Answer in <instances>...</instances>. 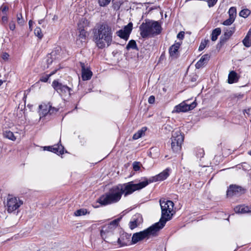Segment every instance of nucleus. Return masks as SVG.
<instances>
[{
    "mask_svg": "<svg viewBox=\"0 0 251 251\" xmlns=\"http://www.w3.org/2000/svg\"><path fill=\"white\" fill-rule=\"evenodd\" d=\"M94 40L99 49L109 47L112 41L111 28L106 24H102L94 29Z\"/></svg>",
    "mask_w": 251,
    "mask_h": 251,
    "instance_id": "nucleus-1",
    "label": "nucleus"
},
{
    "mask_svg": "<svg viewBox=\"0 0 251 251\" xmlns=\"http://www.w3.org/2000/svg\"><path fill=\"white\" fill-rule=\"evenodd\" d=\"M140 35L143 38L153 37L160 33L161 26L157 21L146 20L139 27Z\"/></svg>",
    "mask_w": 251,
    "mask_h": 251,
    "instance_id": "nucleus-2",
    "label": "nucleus"
},
{
    "mask_svg": "<svg viewBox=\"0 0 251 251\" xmlns=\"http://www.w3.org/2000/svg\"><path fill=\"white\" fill-rule=\"evenodd\" d=\"M122 195V189L120 188L118 184L113 187L108 192L102 195L97 200V202L102 205H106L115 203L120 201Z\"/></svg>",
    "mask_w": 251,
    "mask_h": 251,
    "instance_id": "nucleus-3",
    "label": "nucleus"
},
{
    "mask_svg": "<svg viewBox=\"0 0 251 251\" xmlns=\"http://www.w3.org/2000/svg\"><path fill=\"white\" fill-rule=\"evenodd\" d=\"M160 205L161 209V217L158 224L157 226L160 229L165 225L166 222L170 220L173 216L172 212L174 208V203L171 201L160 200Z\"/></svg>",
    "mask_w": 251,
    "mask_h": 251,
    "instance_id": "nucleus-4",
    "label": "nucleus"
},
{
    "mask_svg": "<svg viewBox=\"0 0 251 251\" xmlns=\"http://www.w3.org/2000/svg\"><path fill=\"white\" fill-rule=\"evenodd\" d=\"M157 225L158 224H154L142 231L134 233L132 237V243L136 244L145 238H149L151 236L156 235V232L160 230Z\"/></svg>",
    "mask_w": 251,
    "mask_h": 251,
    "instance_id": "nucleus-5",
    "label": "nucleus"
},
{
    "mask_svg": "<svg viewBox=\"0 0 251 251\" xmlns=\"http://www.w3.org/2000/svg\"><path fill=\"white\" fill-rule=\"evenodd\" d=\"M148 185L147 181L144 180L138 183H134L133 181L119 184L120 188L122 189V193L126 197L131 194L134 191L139 190L145 187Z\"/></svg>",
    "mask_w": 251,
    "mask_h": 251,
    "instance_id": "nucleus-6",
    "label": "nucleus"
},
{
    "mask_svg": "<svg viewBox=\"0 0 251 251\" xmlns=\"http://www.w3.org/2000/svg\"><path fill=\"white\" fill-rule=\"evenodd\" d=\"M121 219V218L116 219L102 227L100 235L102 239L105 240L112 234L115 229L118 226Z\"/></svg>",
    "mask_w": 251,
    "mask_h": 251,
    "instance_id": "nucleus-7",
    "label": "nucleus"
},
{
    "mask_svg": "<svg viewBox=\"0 0 251 251\" xmlns=\"http://www.w3.org/2000/svg\"><path fill=\"white\" fill-rule=\"evenodd\" d=\"M23 204V201L19 198L13 197L10 195L7 196L6 206L8 213H12L15 211Z\"/></svg>",
    "mask_w": 251,
    "mask_h": 251,
    "instance_id": "nucleus-8",
    "label": "nucleus"
},
{
    "mask_svg": "<svg viewBox=\"0 0 251 251\" xmlns=\"http://www.w3.org/2000/svg\"><path fill=\"white\" fill-rule=\"evenodd\" d=\"M183 139V136L180 131L177 130L173 133L171 138V148L174 152H177L180 150Z\"/></svg>",
    "mask_w": 251,
    "mask_h": 251,
    "instance_id": "nucleus-9",
    "label": "nucleus"
},
{
    "mask_svg": "<svg viewBox=\"0 0 251 251\" xmlns=\"http://www.w3.org/2000/svg\"><path fill=\"white\" fill-rule=\"evenodd\" d=\"M197 106V103L193 101L191 104H188L184 101L180 104L175 106L172 113L186 112L189 110L193 109Z\"/></svg>",
    "mask_w": 251,
    "mask_h": 251,
    "instance_id": "nucleus-10",
    "label": "nucleus"
},
{
    "mask_svg": "<svg viewBox=\"0 0 251 251\" xmlns=\"http://www.w3.org/2000/svg\"><path fill=\"white\" fill-rule=\"evenodd\" d=\"M39 113L40 116V118L45 117L48 114L51 115L56 112L57 110L55 107L51 106L50 103H42L39 106Z\"/></svg>",
    "mask_w": 251,
    "mask_h": 251,
    "instance_id": "nucleus-11",
    "label": "nucleus"
},
{
    "mask_svg": "<svg viewBox=\"0 0 251 251\" xmlns=\"http://www.w3.org/2000/svg\"><path fill=\"white\" fill-rule=\"evenodd\" d=\"M52 86L54 89L60 95H70L71 88L66 85H63L58 80H54L52 83Z\"/></svg>",
    "mask_w": 251,
    "mask_h": 251,
    "instance_id": "nucleus-12",
    "label": "nucleus"
},
{
    "mask_svg": "<svg viewBox=\"0 0 251 251\" xmlns=\"http://www.w3.org/2000/svg\"><path fill=\"white\" fill-rule=\"evenodd\" d=\"M132 23L131 22L129 23L127 25L124 26L123 29H120L116 32L117 35L121 38L127 41L132 31Z\"/></svg>",
    "mask_w": 251,
    "mask_h": 251,
    "instance_id": "nucleus-13",
    "label": "nucleus"
},
{
    "mask_svg": "<svg viewBox=\"0 0 251 251\" xmlns=\"http://www.w3.org/2000/svg\"><path fill=\"white\" fill-rule=\"evenodd\" d=\"M169 170L168 169H167L163 171L162 172L159 174L158 175L152 177L149 179H146L145 181H147L148 182L149 184L151 182L164 180L165 179H166L169 176Z\"/></svg>",
    "mask_w": 251,
    "mask_h": 251,
    "instance_id": "nucleus-14",
    "label": "nucleus"
},
{
    "mask_svg": "<svg viewBox=\"0 0 251 251\" xmlns=\"http://www.w3.org/2000/svg\"><path fill=\"white\" fill-rule=\"evenodd\" d=\"M130 234L126 232L121 234L120 236L118 238L117 243L120 247H123L130 244Z\"/></svg>",
    "mask_w": 251,
    "mask_h": 251,
    "instance_id": "nucleus-15",
    "label": "nucleus"
},
{
    "mask_svg": "<svg viewBox=\"0 0 251 251\" xmlns=\"http://www.w3.org/2000/svg\"><path fill=\"white\" fill-rule=\"evenodd\" d=\"M44 149L57 154L64 153V147L61 145L57 144L53 146H46L44 147Z\"/></svg>",
    "mask_w": 251,
    "mask_h": 251,
    "instance_id": "nucleus-16",
    "label": "nucleus"
},
{
    "mask_svg": "<svg viewBox=\"0 0 251 251\" xmlns=\"http://www.w3.org/2000/svg\"><path fill=\"white\" fill-rule=\"evenodd\" d=\"M242 190L241 187L231 185L227 189L226 194L227 196H232L234 195H237L239 193H241Z\"/></svg>",
    "mask_w": 251,
    "mask_h": 251,
    "instance_id": "nucleus-17",
    "label": "nucleus"
},
{
    "mask_svg": "<svg viewBox=\"0 0 251 251\" xmlns=\"http://www.w3.org/2000/svg\"><path fill=\"white\" fill-rule=\"evenodd\" d=\"M210 58V56L207 54L203 55L200 59L196 63L195 66L197 69H200L205 65Z\"/></svg>",
    "mask_w": 251,
    "mask_h": 251,
    "instance_id": "nucleus-18",
    "label": "nucleus"
},
{
    "mask_svg": "<svg viewBox=\"0 0 251 251\" xmlns=\"http://www.w3.org/2000/svg\"><path fill=\"white\" fill-rule=\"evenodd\" d=\"M86 32L84 29H81L79 31V34L78 35L76 43L79 47L83 46V43L86 41Z\"/></svg>",
    "mask_w": 251,
    "mask_h": 251,
    "instance_id": "nucleus-19",
    "label": "nucleus"
},
{
    "mask_svg": "<svg viewBox=\"0 0 251 251\" xmlns=\"http://www.w3.org/2000/svg\"><path fill=\"white\" fill-rule=\"evenodd\" d=\"M181 45V43H175L173 45L170 47L169 49V53L170 56L174 57H176L178 55V49Z\"/></svg>",
    "mask_w": 251,
    "mask_h": 251,
    "instance_id": "nucleus-20",
    "label": "nucleus"
},
{
    "mask_svg": "<svg viewBox=\"0 0 251 251\" xmlns=\"http://www.w3.org/2000/svg\"><path fill=\"white\" fill-rule=\"evenodd\" d=\"M234 28H228L225 30L224 35L220 38L221 42H225L233 34Z\"/></svg>",
    "mask_w": 251,
    "mask_h": 251,
    "instance_id": "nucleus-21",
    "label": "nucleus"
},
{
    "mask_svg": "<svg viewBox=\"0 0 251 251\" xmlns=\"http://www.w3.org/2000/svg\"><path fill=\"white\" fill-rule=\"evenodd\" d=\"M92 75V73L88 69H85L84 65L82 66V79L83 80H89Z\"/></svg>",
    "mask_w": 251,
    "mask_h": 251,
    "instance_id": "nucleus-22",
    "label": "nucleus"
},
{
    "mask_svg": "<svg viewBox=\"0 0 251 251\" xmlns=\"http://www.w3.org/2000/svg\"><path fill=\"white\" fill-rule=\"evenodd\" d=\"M234 211L236 213L244 214L250 212L249 207L245 205H239L234 208Z\"/></svg>",
    "mask_w": 251,
    "mask_h": 251,
    "instance_id": "nucleus-23",
    "label": "nucleus"
},
{
    "mask_svg": "<svg viewBox=\"0 0 251 251\" xmlns=\"http://www.w3.org/2000/svg\"><path fill=\"white\" fill-rule=\"evenodd\" d=\"M238 80L237 74L234 71H231L229 73L228 77V82L232 84L236 82Z\"/></svg>",
    "mask_w": 251,
    "mask_h": 251,
    "instance_id": "nucleus-24",
    "label": "nucleus"
},
{
    "mask_svg": "<svg viewBox=\"0 0 251 251\" xmlns=\"http://www.w3.org/2000/svg\"><path fill=\"white\" fill-rule=\"evenodd\" d=\"M140 221L138 218L136 216L133 217L131 221L129 223V226L131 229H133L140 225Z\"/></svg>",
    "mask_w": 251,
    "mask_h": 251,
    "instance_id": "nucleus-25",
    "label": "nucleus"
},
{
    "mask_svg": "<svg viewBox=\"0 0 251 251\" xmlns=\"http://www.w3.org/2000/svg\"><path fill=\"white\" fill-rule=\"evenodd\" d=\"M221 30L220 28H216L212 31L211 34V40L213 41H215L217 38L218 36L221 34Z\"/></svg>",
    "mask_w": 251,
    "mask_h": 251,
    "instance_id": "nucleus-26",
    "label": "nucleus"
},
{
    "mask_svg": "<svg viewBox=\"0 0 251 251\" xmlns=\"http://www.w3.org/2000/svg\"><path fill=\"white\" fill-rule=\"evenodd\" d=\"M146 127H142L133 135V139L137 140L142 137V135L147 130Z\"/></svg>",
    "mask_w": 251,
    "mask_h": 251,
    "instance_id": "nucleus-27",
    "label": "nucleus"
},
{
    "mask_svg": "<svg viewBox=\"0 0 251 251\" xmlns=\"http://www.w3.org/2000/svg\"><path fill=\"white\" fill-rule=\"evenodd\" d=\"M3 136L7 139L12 141H15L16 139V137L14 136L13 133L9 130H6L3 132Z\"/></svg>",
    "mask_w": 251,
    "mask_h": 251,
    "instance_id": "nucleus-28",
    "label": "nucleus"
},
{
    "mask_svg": "<svg viewBox=\"0 0 251 251\" xmlns=\"http://www.w3.org/2000/svg\"><path fill=\"white\" fill-rule=\"evenodd\" d=\"M87 214H89V212H88L86 209L84 208L78 209L75 212V215L76 216L85 215Z\"/></svg>",
    "mask_w": 251,
    "mask_h": 251,
    "instance_id": "nucleus-29",
    "label": "nucleus"
},
{
    "mask_svg": "<svg viewBox=\"0 0 251 251\" xmlns=\"http://www.w3.org/2000/svg\"><path fill=\"white\" fill-rule=\"evenodd\" d=\"M56 54V51H52L50 54H49L48 56V58L47 60V62L48 64H50L52 62L53 59H55V55Z\"/></svg>",
    "mask_w": 251,
    "mask_h": 251,
    "instance_id": "nucleus-30",
    "label": "nucleus"
},
{
    "mask_svg": "<svg viewBox=\"0 0 251 251\" xmlns=\"http://www.w3.org/2000/svg\"><path fill=\"white\" fill-rule=\"evenodd\" d=\"M229 17L235 20L236 16V9L234 7H231L228 10Z\"/></svg>",
    "mask_w": 251,
    "mask_h": 251,
    "instance_id": "nucleus-31",
    "label": "nucleus"
},
{
    "mask_svg": "<svg viewBox=\"0 0 251 251\" xmlns=\"http://www.w3.org/2000/svg\"><path fill=\"white\" fill-rule=\"evenodd\" d=\"M126 48L127 50H129L130 49H137V47L136 42L133 40H131L129 41L128 43L126 45Z\"/></svg>",
    "mask_w": 251,
    "mask_h": 251,
    "instance_id": "nucleus-32",
    "label": "nucleus"
},
{
    "mask_svg": "<svg viewBox=\"0 0 251 251\" xmlns=\"http://www.w3.org/2000/svg\"><path fill=\"white\" fill-rule=\"evenodd\" d=\"M242 42L244 45L247 48L251 46V40L250 38H249V36H246Z\"/></svg>",
    "mask_w": 251,
    "mask_h": 251,
    "instance_id": "nucleus-33",
    "label": "nucleus"
},
{
    "mask_svg": "<svg viewBox=\"0 0 251 251\" xmlns=\"http://www.w3.org/2000/svg\"><path fill=\"white\" fill-rule=\"evenodd\" d=\"M250 11L248 9L242 10L239 13V16L243 18L247 17L250 14Z\"/></svg>",
    "mask_w": 251,
    "mask_h": 251,
    "instance_id": "nucleus-34",
    "label": "nucleus"
},
{
    "mask_svg": "<svg viewBox=\"0 0 251 251\" xmlns=\"http://www.w3.org/2000/svg\"><path fill=\"white\" fill-rule=\"evenodd\" d=\"M17 21L18 24L20 25H24L25 21L21 13L17 14Z\"/></svg>",
    "mask_w": 251,
    "mask_h": 251,
    "instance_id": "nucleus-35",
    "label": "nucleus"
},
{
    "mask_svg": "<svg viewBox=\"0 0 251 251\" xmlns=\"http://www.w3.org/2000/svg\"><path fill=\"white\" fill-rule=\"evenodd\" d=\"M34 34L36 36H37L40 39H41L43 36L41 29L40 27H36L35 29Z\"/></svg>",
    "mask_w": 251,
    "mask_h": 251,
    "instance_id": "nucleus-36",
    "label": "nucleus"
},
{
    "mask_svg": "<svg viewBox=\"0 0 251 251\" xmlns=\"http://www.w3.org/2000/svg\"><path fill=\"white\" fill-rule=\"evenodd\" d=\"M54 73H55V72H53L50 74L49 75H47L45 76H42V77H41V78L40 79V81H42V82H47L48 79H49V78H50V77Z\"/></svg>",
    "mask_w": 251,
    "mask_h": 251,
    "instance_id": "nucleus-37",
    "label": "nucleus"
},
{
    "mask_svg": "<svg viewBox=\"0 0 251 251\" xmlns=\"http://www.w3.org/2000/svg\"><path fill=\"white\" fill-rule=\"evenodd\" d=\"M111 0H99V3L100 6H105L107 5Z\"/></svg>",
    "mask_w": 251,
    "mask_h": 251,
    "instance_id": "nucleus-38",
    "label": "nucleus"
},
{
    "mask_svg": "<svg viewBox=\"0 0 251 251\" xmlns=\"http://www.w3.org/2000/svg\"><path fill=\"white\" fill-rule=\"evenodd\" d=\"M235 20L229 17V18L225 21L223 24L225 25H231L234 21Z\"/></svg>",
    "mask_w": 251,
    "mask_h": 251,
    "instance_id": "nucleus-39",
    "label": "nucleus"
},
{
    "mask_svg": "<svg viewBox=\"0 0 251 251\" xmlns=\"http://www.w3.org/2000/svg\"><path fill=\"white\" fill-rule=\"evenodd\" d=\"M133 169L135 171H138L140 169V164L138 162H134L133 163Z\"/></svg>",
    "mask_w": 251,
    "mask_h": 251,
    "instance_id": "nucleus-40",
    "label": "nucleus"
},
{
    "mask_svg": "<svg viewBox=\"0 0 251 251\" xmlns=\"http://www.w3.org/2000/svg\"><path fill=\"white\" fill-rule=\"evenodd\" d=\"M9 27L10 29L12 31L15 29V23L13 20H12L9 22Z\"/></svg>",
    "mask_w": 251,
    "mask_h": 251,
    "instance_id": "nucleus-41",
    "label": "nucleus"
},
{
    "mask_svg": "<svg viewBox=\"0 0 251 251\" xmlns=\"http://www.w3.org/2000/svg\"><path fill=\"white\" fill-rule=\"evenodd\" d=\"M218 0H208V4L209 7L213 6L216 3Z\"/></svg>",
    "mask_w": 251,
    "mask_h": 251,
    "instance_id": "nucleus-42",
    "label": "nucleus"
},
{
    "mask_svg": "<svg viewBox=\"0 0 251 251\" xmlns=\"http://www.w3.org/2000/svg\"><path fill=\"white\" fill-rule=\"evenodd\" d=\"M148 102L150 104H153L155 102V97L153 96H151L148 99Z\"/></svg>",
    "mask_w": 251,
    "mask_h": 251,
    "instance_id": "nucleus-43",
    "label": "nucleus"
},
{
    "mask_svg": "<svg viewBox=\"0 0 251 251\" xmlns=\"http://www.w3.org/2000/svg\"><path fill=\"white\" fill-rule=\"evenodd\" d=\"M184 31H180L178 33V34L177 35V38L182 40L184 38Z\"/></svg>",
    "mask_w": 251,
    "mask_h": 251,
    "instance_id": "nucleus-44",
    "label": "nucleus"
},
{
    "mask_svg": "<svg viewBox=\"0 0 251 251\" xmlns=\"http://www.w3.org/2000/svg\"><path fill=\"white\" fill-rule=\"evenodd\" d=\"M9 56V54L6 52H3L1 55L2 58L5 61L8 60Z\"/></svg>",
    "mask_w": 251,
    "mask_h": 251,
    "instance_id": "nucleus-45",
    "label": "nucleus"
},
{
    "mask_svg": "<svg viewBox=\"0 0 251 251\" xmlns=\"http://www.w3.org/2000/svg\"><path fill=\"white\" fill-rule=\"evenodd\" d=\"M1 10L3 13L6 12L8 10V7L6 5H2L1 6Z\"/></svg>",
    "mask_w": 251,
    "mask_h": 251,
    "instance_id": "nucleus-46",
    "label": "nucleus"
},
{
    "mask_svg": "<svg viewBox=\"0 0 251 251\" xmlns=\"http://www.w3.org/2000/svg\"><path fill=\"white\" fill-rule=\"evenodd\" d=\"M206 42L205 41L204 43H202L201 42L199 46V50H203L205 47V45H206Z\"/></svg>",
    "mask_w": 251,
    "mask_h": 251,
    "instance_id": "nucleus-47",
    "label": "nucleus"
},
{
    "mask_svg": "<svg viewBox=\"0 0 251 251\" xmlns=\"http://www.w3.org/2000/svg\"><path fill=\"white\" fill-rule=\"evenodd\" d=\"M164 128L169 131H171L173 129L172 127L169 125H165Z\"/></svg>",
    "mask_w": 251,
    "mask_h": 251,
    "instance_id": "nucleus-48",
    "label": "nucleus"
},
{
    "mask_svg": "<svg viewBox=\"0 0 251 251\" xmlns=\"http://www.w3.org/2000/svg\"><path fill=\"white\" fill-rule=\"evenodd\" d=\"M2 21L3 23L7 22L8 18L7 16H3L1 18Z\"/></svg>",
    "mask_w": 251,
    "mask_h": 251,
    "instance_id": "nucleus-49",
    "label": "nucleus"
},
{
    "mask_svg": "<svg viewBox=\"0 0 251 251\" xmlns=\"http://www.w3.org/2000/svg\"><path fill=\"white\" fill-rule=\"evenodd\" d=\"M28 25H29V28H30L31 29V26L33 25V22L31 20H30L28 22Z\"/></svg>",
    "mask_w": 251,
    "mask_h": 251,
    "instance_id": "nucleus-50",
    "label": "nucleus"
},
{
    "mask_svg": "<svg viewBox=\"0 0 251 251\" xmlns=\"http://www.w3.org/2000/svg\"><path fill=\"white\" fill-rule=\"evenodd\" d=\"M246 36H249V38H250L251 37V29L248 31L247 34Z\"/></svg>",
    "mask_w": 251,
    "mask_h": 251,
    "instance_id": "nucleus-51",
    "label": "nucleus"
},
{
    "mask_svg": "<svg viewBox=\"0 0 251 251\" xmlns=\"http://www.w3.org/2000/svg\"><path fill=\"white\" fill-rule=\"evenodd\" d=\"M57 19H58V16H56V15H54L53 18V19H52V20H54H54H57Z\"/></svg>",
    "mask_w": 251,
    "mask_h": 251,
    "instance_id": "nucleus-52",
    "label": "nucleus"
},
{
    "mask_svg": "<svg viewBox=\"0 0 251 251\" xmlns=\"http://www.w3.org/2000/svg\"><path fill=\"white\" fill-rule=\"evenodd\" d=\"M44 19H41L38 21V23L39 24H42L43 23V22H44Z\"/></svg>",
    "mask_w": 251,
    "mask_h": 251,
    "instance_id": "nucleus-53",
    "label": "nucleus"
},
{
    "mask_svg": "<svg viewBox=\"0 0 251 251\" xmlns=\"http://www.w3.org/2000/svg\"><path fill=\"white\" fill-rule=\"evenodd\" d=\"M3 81L0 79V86L2 84Z\"/></svg>",
    "mask_w": 251,
    "mask_h": 251,
    "instance_id": "nucleus-54",
    "label": "nucleus"
},
{
    "mask_svg": "<svg viewBox=\"0 0 251 251\" xmlns=\"http://www.w3.org/2000/svg\"><path fill=\"white\" fill-rule=\"evenodd\" d=\"M196 78H193L192 79V81H196Z\"/></svg>",
    "mask_w": 251,
    "mask_h": 251,
    "instance_id": "nucleus-55",
    "label": "nucleus"
},
{
    "mask_svg": "<svg viewBox=\"0 0 251 251\" xmlns=\"http://www.w3.org/2000/svg\"><path fill=\"white\" fill-rule=\"evenodd\" d=\"M250 154L251 155V151H250Z\"/></svg>",
    "mask_w": 251,
    "mask_h": 251,
    "instance_id": "nucleus-56",
    "label": "nucleus"
}]
</instances>
